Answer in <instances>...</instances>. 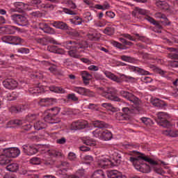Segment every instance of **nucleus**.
Instances as JSON below:
<instances>
[{
	"label": "nucleus",
	"instance_id": "19",
	"mask_svg": "<svg viewBox=\"0 0 178 178\" xmlns=\"http://www.w3.org/2000/svg\"><path fill=\"white\" fill-rule=\"evenodd\" d=\"M81 74L82 76L83 84H85V86H88V84H90V80L92 79V75L88 73V72L87 71H82L81 72Z\"/></svg>",
	"mask_w": 178,
	"mask_h": 178
},
{
	"label": "nucleus",
	"instance_id": "32",
	"mask_svg": "<svg viewBox=\"0 0 178 178\" xmlns=\"http://www.w3.org/2000/svg\"><path fill=\"white\" fill-rule=\"evenodd\" d=\"M92 178H105V172L102 170H97L94 172Z\"/></svg>",
	"mask_w": 178,
	"mask_h": 178
},
{
	"label": "nucleus",
	"instance_id": "25",
	"mask_svg": "<svg viewBox=\"0 0 178 178\" xmlns=\"http://www.w3.org/2000/svg\"><path fill=\"white\" fill-rule=\"evenodd\" d=\"M52 26L54 27H56V29H60V30H67V24L63 22H54L52 24Z\"/></svg>",
	"mask_w": 178,
	"mask_h": 178
},
{
	"label": "nucleus",
	"instance_id": "42",
	"mask_svg": "<svg viewBox=\"0 0 178 178\" xmlns=\"http://www.w3.org/2000/svg\"><path fill=\"white\" fill-rule=\"evenodd\" d=\"M88 37L90 41H98L99 40V37L97 36L95 33H89Z\"/></svg>",
	"mask_w": 178,
	"mask_h": 178
},
{
	"label": "nucleus",
	"instance_id": "15",
	"mask_svg": "<svg viewBox=\"0 0 178 178\" xmlns=\"http://www.w3.org/2000/svg\"><path fill=\"white\" fill-rule=\"evenodd\" d=\"M150 102L154 105V106H156L159 109H162L165 108V106H168V104L166 102H165L163 100H161L159 98H152L150 99Z\"/></svg>",
	"mask_w": 178,
	"mask_h": 178
},
{
	"label": "nucleus",
	"instance_id": "2",
	"mask_svg": "<svg viewBox=\"0 0 178 178\" xmlns=\"http://www.w3.org/2000/svg\"><path fill=\"white\" fill-rule=\"evenodd\" d=\"M99 90L101 91V95L104 97V98H106V99L120 102V98L116 96V92H118V90H115V88H106V89H104V88H99Z\"/></svg>",
	"mask_w": 178,
	"mask_h": 178
},
{
	"label": "nucleus",
	"instance_id": "4",
	"mask_svg": "<svg viewBox=\"0 0 178 178\" xmlns=\"http://www.w3.org/2000/svg\"><path fill=\"white\" fill-rule=\"evenodd\" d=\"M170 118L166 113H159L157 115V119H156V123L162 127L169 129L172 127V122H169L168 119Z\"/></svg>",
	"mask_w": 178,
	"mask_h": 178
},
{
	"label": "nucleus",
	"instance_id": "18",
	"mask_svg": "<svg viewBox=\"0 0 178 178\" xmlns=\"http://www.w3.org/2000/svg\"><path fill=\"white\" fill-rule=\"evenodd\" d=\"M122 112L124 113L122 115V119H124V120H130V115L134 112V109L129 107H124L122 108Z\"/></svg>",
	"mask_w": 178,
	"mask_h": 178
},
{
	"label": "nucleus",
	"instance_id": "46",
	"mask_svg": "<svg viewBox=\"0 0 178 178\" xmlns=\"http://www.w3.org/2000/svg\"><path fill=\"white\" fill-rule=\"evenodd\" d=\"M42 9H50V10H54V9H55V5L44 3L42 5Z\"/></svg>",
	"mask_w": 178,
	"mask_h": 178
},
{
	"label": "nucleus",
	"instance_id": "59",
	"mask_svg": "<svg viewBox=\"0 0 178 178\" xmlns=\"http://www.w3.org/2000/svg\"><path fill=\"white\" fill-rule=\"evenodd\" d=\"M141 80L143 81V83H151L152 81V79L149 76H144L141 78Z\"/></svg>",
	"mask_w": 178,
	"mask_h": 178
},
{
	"label": "nucleus",
	"instance_id": "3",
	"mask_svg": "<svg viewBox=\"0 0 178 178\" xmlns=\"http://www.w3.org/2000/svg\"><path fill=\"white\" fill-rule=\"evenodd\" d=\"M66 48L67 49H69L68 54L70 56L76 58H80V55L77 54V50L80 49V48H83L81 44L75 41H68L67 42Z\"/></svg>",
	"mask_w": 178,
	"mask_h": 178
},
{
	"label": "nucleus",
	"instance_id": "10",
	"mask_svg": "<svg viewBox=\"0 0 178 178\" xmlns=\"http://www.w3.org/2000/svg\"><path fill=\"white\" fill-rule=\"evenodd\" d=\"M73 90L74 92H77L80 95H85L86 97H94V92L83 87H74Z\"/></svg>",
	"mask_w": 178,
	"mask_h": 178
},
{
	"label": "nucleus",
	"instance_id": "63",
	"mask_svg": "<svg viewBox=\"0 0 178 178\" xmlns=\"http://www.w3.org/2000/svg\"><path fill=\"white\" fill-rule=\"evenodd\" d=\"M83 144L91 147V145H94V142L91 140H83Z\"/></svg>",
	"mask_w": 178,
	"mask_h": 178
},
{
	"label": "nucleus",
	"instance_id": "26",
	"mask_svg": "<svg viewBox=\"0 0 178 178\" xmlns=\"http://www.w3.org/2000/svg\"><path fill=\"white\" fill-rule=\"evenodd\" d=\"M108 178H123V175H122V172L116 170H113L109 171L108 174Z\"/></svg>",
	"mask_w": 178,
	"mask_h": 178
},
{
	"label": "nucleus",
	"instance_id": "40",
	"mask_svg": "<svg viewBox=\"0 0 178 178\" xmlns=\"http://www.w3.org/2000/svg\"><path fill=\"white\" fill-rule=\"evenodd\" d=\"M16 30H17V27L9 26L6 29V32L7 34H15Z\"/></svg>",
	"mask_w": 178,
	"mask_h": 178
},
{
	"label": "nucleus",
	"instance_id": "64",
	"mask_svg": "<svg viewBox=\"0 0 178 178\" xmlns=\"http://www.w3.org/2000/svg\"><path fill=\"white\" fill-rule=\"evenodd\" d=\"M68 159L70 161H74V159H76V154L73 153V152H70L68 154Z\"/></svg>",
	"mask_w": 178,
	"mask_h": 178
},
{
	"label": "nucleus",
	"instance_id": "47",
	"mask_svg": "<svg viewBox=\"0 0 178 178\" xmlns=\"http://www.w3.org/2000/svg\"><path fill=\"white\" fill-rule=\"evenodd\" d=\"M67 99H71V101H74V102H76V101H79V97H76L74 94H68Z\"/></svg>",
	"mask_w": 178,
	"mask_h": 178
},
{
	"label": "nucleus",
	"instance_id": "56",
	"mask_svg": "<svg viewBox=\"0 0 178 178\" xmlns=\"http://www.w3.org/2000/svg\"><path fill=\"white\" fill-rule=\"evenodd\" d=\"M68 34L70 35H71L72 37H79V35H80V33H79V32L75 30H72V31H70L68 33Z\"/></svg>",
	"mask_w": 178,
	"mask_h": 178
},
{
	"label": "nucleus",
	"instance_id": "29",
	"mask_svg": "<svg viewBox=\"0 0 178 178\" xmlns=\"http://www.w3.org/2000/svg\"><path fill=\"white\" fill-rule=\"evenodd\" d=\"M29 4L31 6H36L38 9H42L44 3L41 0H31Z\"/></svg>",
	"mask_w": 178,
	"mask_h": 178
},
{
	"label": "nucleus",
	"instance_id": "31",
	"mask_svg": "<svg viewBox=\"0 0 178 178\" xmlns=\"http://www.w3.org/2000/svg\"><path fill=\"white\" fill-rule=\"evenodd\" d=\"M49 90L52 92H58L59 94H65V89L62 88L61 87H58V86H50Z\"/></svg>",
	"mask_w": 178,
	"mask_h": 178
},
{
	"label": "nucleus",
	"instance_id": "38",
	"mask_svg": "<svg viewBox=\"0 0 178 178\" xmlns=\"http://www.w3.org/2000/svg\"><path fill=\"white\" fill-rule=\"evenodd\" d=\"M103 33L107 35H113V34H115V28L112 26H108L105 28Z\"/></svg>",
	"mask_w": 178,
	"mask_h": 178
},
{
	"label": "nucleus",
	"instance_id": "21",
	"mask_svg": "<svg viewBox=\"0 0 178 178\" xmlns=\"http://www.w3.org/2000/svg\"><path fill=\"white\" fill-rule=\"evenodd\" d=\"M153 162H154V163L150 164L149 165L150 171H151V169H153L154 172H156V173H158V175H164L165 171H163V170L161 168V165H159V163H158L157 161L154 160H153Z\"/></svg>",
	"mask_w": 178,
	"mask_h": 178
},
{
	"label": "nucleus",
	"instance_id": "30",
	"mask_svg": "<svg viewBox=\"0 0 178 178\" xmlns=\"http://www.w3.org/2000/svg\"><path fill=\"white\" fill-rule=\"evenodd\" d=\"M93 124L95 127H97L98 129H108L109 126L108 124L105 123V122L99 120L95 121Z\"/></svg>",
	"mask_w": 178,
	"mask_h": 178
},
{
	"label": "nucleus",
	"instance_id": "49",
	"mask_svg": "<svg viewBox=\"0 0 178 178\" xmlns=\"http://www.w3.org/2000/svg\"><path fill=\"white\" fill-rule=\"evenodd\" d=\"M113 45L117 48H119L120 49H127V47L126 46H124L123 44H122V43L118 42H114Z\"/></svg>",
	"mask_w": 178,
	"mask_h": 178
},
{
	"label": "nucleus",
	"instance_id": "17",
	"mask_svg": "<svg viewBox=\"0 0 178 178\" xmlns=\"http://www.w3.org/2000/svg\"><path fill=\"white\" fill-rule=\"evenodd\" d=\"M55 103H56V99L54 98L40 99L39 101L40 106H51V105H54Z\"/></svg>",
	"mask_w": 178,
	"mask_h": 178
},
{
	"label": "nucleus",
	"instance_id": "7",
	"mask_svg": "<svg viewBox=\"0 0 178 178\" xmlns=\"http://www.w3.org/2000/svg\"><path fill=\"white\" fill-rule=\"evenodd\" d=\"M11 19L19 26H27L29 24V20L24 15L13 14L11 15Z\"/></svg>",
	"mask_w": 178,
	"mask_h": 178
},
{
	"label": "nucleus",
	"instance_id": "55",
	"mask_svg": "<svg viewBox=\"0 0 178 178\" xmlns=\"http://www.w3.org/2000/svg\"><path fill=\"white\" fill-rule=\"evenodd\" d=\"M31 15L33 16V17H42V13L40 11L33 12Z\"/></svg>",
	"mask_w": 178,
	"mask_h": 178
},
{
	"label": "nucleus",
	"instance_id": "41",
	"mask_svg": "<svg viewBox=\"0 0 178 178\" xmlns=\"http://www.w3.org/2000/svg\"><path fill=\"white\" fill-rule=\"evenodd\" d=\"M102 106L103 108H106V109H108V111H115V107H113V105H112L111 103H103Z\"/></svg>",
	"mask_w": 178,
	"mask_h": 178
},
{
	"label": "nucleus",
	"instance_id": "23",
	"mask_svg": "<svg viewBox=\"0 0 178 178\" xmlns=\"http://www.w3.org/2000/svg\"><path fill=\"white\" fill-rule=\"evenodd\" d=\"M10 157L3 152V154H0V165L1 166H6V165H9L10 163Z\"/></svg>",
	"mask_w": 178,
	"mask_h": 178
},
{
	"label": "nucleus",
	"instance_id": "43",
	"mask_svg": "<svg viewBox=\"0 0 178 178\" xmlns=\"http://www.w3.org/2000/svg\"><path fill=\"white\" fill-rule=\"evenodd\" d=\"M40 162H41V159L38 157H33L30 160V163L32 165H40Z\"/></svg>",
	"mask_w": 178,
	"mask_h": 178
},
{
	"label": "nucleus",
	"instance_id": "57",
	"mask_svg": "<svg viewBox=\"0 0 178 178\" xmlns=\"http://www.w3.org/2000/svg\"><path fill=\"white\" fill-rule=\"evenodd\" d=\"M67 5H69L71 9H76V8H77V6H76V3H74L72 0H68L67 1Z\"/></svg>",
	"mask_w": 178,
	"mask_h": 178
},
{
	"label": "nucleus",
	"instance_id": "61",
	"mask_svg": "<svg viewBox=\"0 0 178 178\" xmlns=\"http://www.w3.org/2000/svg\"><path fill=\"white\" fill-rule=\"evenodd\" d=\"M106 16L109 17V19H113V17H115V13L112 11H107L106 12Z\"/></svg>",
	"mask_w": 178,
	"mask_h": 178
},
{
	"label": "nucleus",
	"instance_id": "44",
	"mask_svg": "<svg viewBox=\"0 0 178 178\" xmlns=\"http://www.w3.org/2000/svg\"><path fill=\"white\" fill-rule=\"evenodd\" d=\"M10 124H15L16 127L22 126L23 121L20 120H13L9 122Z\"/></svg>",
	"mask_w": 178,
	"mask_h": 178
},
{
	"label": "nucleus",
	"instance_id": "9",
	"mask_svg": "<svg viewBox=\"0 0 178 178\" xmlns=\"http://www.w3.org/2000/svg\"><path fill=\"white\" fill-rule=\"evenodd\" d=\"M88 124L87 121L81 120L78 121H75L71 124V130H83V129H86Z\"/></svg>",
	"mask_w": 178,
	"mask_h": 178
},
{
	"label": "nucleus",
	"instance_id": "6",
	"mask_svg": "<svg viewBox=\"0 0 178 178\" xmlns=\"http://www.w3.org/2000/svg\"><path fill=\"white\" fill-rule=\"evenodd\" d=\"M120 94V95H122V97L126 98V99H128V101L133 102L134 105H140V104H141V101L140 100V99L134 96V95H133L131 92L124 90H121Z\"/></svg>",
	"mask_w": 178,
	"mask_h": 178
},
{
	"label": "nucleus",
	"instance_id": "48",
	"mask_svg": "<svg viewBox=\"0 0 178 178\" xmlns=\"http://www.w3.org/2000/svg\"><path fill=\"white\" fill-rule=\"evenodd\" d=\"M141 121L143 123L146 124V126H148V124H151V123H152V120L150 118H142Z\"/></svg>",
	"mask_w": 178,
	"mask_h": 178
},
{
	"label": "nucleus",
	"instance_id": "51",
	"mask_svg": "<svg viewBox=\"0 0 178 178\" xmlns=\"http://www.w3.org/2000/svg\"><path fill=\"white\" fill-rule=\"evenodd\" d=\"M17 52L19 54H29L30 52V49L26 47H21L18 49Z\"/></svg>",
	"mask_w": 178,
	"mask_h": 178
},
{
	"label": "nucleus",
	"instance_id": "28",
	"mask_svg": "<svg viewBox=\"0 0 178 178\" xmlns=\"http://www.w3.org/2000/svg\"><path fill=\"white\" fill-rule=\"evenodd\" d=\"M6 169L8 170V172H12L13 173H15L19 170V164L16 163H13L11 164H9L6 166Z\"/></svg>",
	"mask_w": 178,
	"mask_h": 178
},
{
	"label": "nucleus",
	"instance_id": "20",
	"mask_svg": "<svg viewBox=\"0 0 178 178\" xmlns=\"http://www.w3.org/2000/svg\"><path fill=\"white\" fill-rule=\"evenodd\" d=\"M44 120L48 123H51L52 124H56V123H60L61 120L60 118L55 119L51 113H48L44 118Z\"/></svg>",
	"mask_w": 178,
	"mask_h": 178
},
{
	"label": "nucleus",
	"instance_id": "39",
	"mask_svg": "<svg viewBox=\"0 0 178 178\" xmlns=\"http://www.w3.org/2000/svg\"><path fill=\"white\" fill-rule=\"evenodd\" d=\"M58 168L63 169L61 172H67V168H69V163L66 161H61Z\"/></svg>",
	"mask_w": 178,
	"mask_h": 178
},
{
	"label": "nucleus",
	"instance_id": "1",
	"mask_svg": "<svg viewBox=\"0 0 178 178\" xmlns=\"http://www.w3.org/2000/svg\"><path fill=\"white\" fill-rule=\"evenodd\" d=\"M129 161L130 162H132L134 168L142 173H149V172H151V167L147 163H144V161L145 162H148L149 165H154V163H155L152 159L148 158L145 156L130 157Z\"/></svg>",
	"mask_w": 178,
	"mask_h": 178
},
{
	"label": "nucleus",
	"instance_id": "33",
	"mask_svg": "<svg viewBox=\"0 0 178 178\" xmlns=\"http://www.w3.org/2000/svg\"><path fill=\"white\" fill-rule=\"evenodd\" d=\"M162 133L164 136H168V137H177L178 136L177 131L165 130Z\"/></svg>",
	"mask_w": 178,
	"mask_h": 178
},
{
	"label": "nucleus",
	"instance_id": "45",
	"mask_svg": "<svg viewBox=\"0 0 178 178\" xmlns=\"http://www.w3.org/2000/svg\"><path fill=\"white\" fill-rule=\"evenodd\" d=\"M37 119V115L36 114H29L26 116V120H28V122H34V120H35Z\"/></svg>",
	"mask_w": 178,
	"mask_h": 178
},
{
	"label": "nucleus",
	"instance_id": "37",
	"mask_svg": "<svg viewBox=\"0 0 178 178\" xmlns=\"http://www.w3.org/2000/svg\"><path fill=\"white\" fill-rule=\"evenodd\" d=\"M47 154L51 158H58V156H62V153L56 150H49Z\"/></svg>",
	"mask_w": 178,
	"mask_h": 178
},
{
	"label": "nucleus",
	"instance_id": "36",
	"mask_svg": "<svg viewBox=\"0 0 178 178\" xmlns=\"http://www.w3.org/2000/svg\"><path fill=\"white\" fill-rule=\"evenodd\" d=\"M156 6L158 8H160L161 9H168L169 8V4L166 3L165 1H157L156 2Z\"/></svg>",
	"mask_w": 178,
	"mask_h": 178
},
{
	"label": "nucleus",
	"instance_id": "50",
	"mask_svg": "<svg viewBox=\"0 0 178 178\" xmlns=\"http://www.w3.org/2000/svg\"><path fill=\"white\" fill-rule=\"evenodd\" d=\"M50 111H51V112H53V113H51V115H53V117L54 118H55V116H56V115H58L60 112L59 108L58 107L51 108L50 109Z\"/></svg>",
	"mask_w": 178,
	"mask_h": 178
},
{
	"label": "nucleus",
	"instance_id": "62",
	"mask_svg": "<svg viewBox=\"0 0 178 178\" xmlns=\"http://www.w3.org/2000/svg\"><path fill=\"white\" fill-rule=\"evenodd\" d=\"M47 51H49V52H56V47L54 45L48 46Z\"/></svg>",
	"mask_w": 178,
	"mask_h": 178
},
{
	"label": "nucleus",
	"instance_id": "27",
	"mask_svg": "<svg viewBox=\"0 0 178 178\" xmlns=\"http://www.w3.org/2000/svg\"><path fill=\"white\" fill-rule=\"evenodd\" d=\"M43 27H40V30L44 31L46 34H55V29H53L47 24H42Z\"/></svg>",
	"mask_w": 178,
	"mask_h": 178
},
{
	"label": "nucleus",
	"instance_id": "8",
	"mask_svg": "<svg viewBox=\"0 0 178 178\" xmlns=\"http://www.w3.org/2000/svg\"><path fill=\"white\" fill-rule=\"evenodd\" d=\"M3 152L9 158H17L20 155V150L17 147H8L3 149Z\"/></svg>",
	"mask_w": 178,
	"mask_h": 178
},
{
	"label": "nucleus",
	"instance_id": "58",
	"mask_svg": "<svg viewBox=\"0 0 178 178\" xmlns=\"http://www.w3.org/2000/svg\"><path fill=\"white\" fill-rule=\"evenodd\" d=\"M122 37H124V38H127L128 40H130V41H135L134 38H133V36H131L129 33H122Z\"/></svg>",
	"mask_w": 178,
	"mask_h": 178
},
{
	"label": "nucleus",
	"instance_id": "24",
	"mask_svg": "<svg viewBox=\"0 0 178 178\" xmlns=\"http://www.w3.org/2000/svg\"><path fill=\"white\" fill-rule=\"evenodd\" d=\"M100 138L104 141H109L112 139V132L108 130L104 131L100 134Z\"/></svg>",
	"mask_w": 178,
	"mask_h": 178
},
{
	"label": "nucleus",
	"instance_id": "12",
	"mask_svg": "<svg viewBox=\"0 0 178 178\" xmlns=\"http://www.w3.org/2000/svg\"><path fill=\"white\" fill-rule=\"evenodd\" d=\"M145 20H147L151 24H154V26H156V28H154V31L156 33H162L161 30H162V25L160 24L161 22H158L155 20L152 17H149L148 15H146L145 17Z\"/></svg>",
	"mask_w": 178,
	"mask_h": 178
},
{
	"label": "nucleus",
	"instance_id": "22",
	"mask_svg": "<svg viewBox=\"0 0 178 178\" xmlns=\"http://www.w3.org/2000/svg\"><path fill=\"white\" fill-rule=\"evenodd\" d=\"M26 109H27V106L19 105L17 106H11L9 111L11 113H20V112H23L24 111H26Z\"/></svg>",
	"mask_w": 178,
	"mask_h": 178
},
{
	"label": "nucleus",
	"instance_id": "11",
	"mask_svg": "<svg viewBox=\"0 0 178 178\" xmlns=\"http://www.w3.org/2000/svg\"><path fill=\"white\" fill-rule=\"evenodd\" d=\"M1 40L3 42H6L7 44H19V42H22V38L17 36H12V35H5L1 38Z\"/></svg>",
	"mask_w": 178,
	"mask_h": 178
},
{
	"label": "nucleus",
	"instance_id": "35",
	"mask_svg": "<svg viewBox=\"0 0 178 178\" xmlns=\"http://www.w3.org/2000/svg\"><path fill=\"white\" fill-rule=\"evenodd\" d=\"M134 10L135 11L132 12V15L134 16H137V13H138V15H147V10L140 8L138 7H136Z\"/></svg>",
	"mask_w": 178,
	"mask_h": 178
},
{
	"label": "nucleus",
	"instance_id": "52",
	"mask_svg": "<svg viewBox=\"0 0 178 178\" xmlns=\"http://www.w3.org/2000/svg\"><path fill=\"white\" fill-rule=\"evenodd\" d=\"M63 12L65 13H67V15H77V13H76L75 11H73L69 8H63Z\"/></svg>",
	"mask_w": 178,
	"mask_h": 178
},
{
	"label": "nucleus",
	"instance_id": "54",
	"mask_svg": "<svg viewBox=\"0 0 178 178\" xmlns=\"http://www.w3.org/2000/svg\"><path fill=\"white\" fill-rule=\"evenodd\" d=\"M121 59L124 60V62H131V60H133V58L128 56H122Z\"/></svg>",
	"mask_w": 178,
	"mask_h": 178
},
{
	"label": "nucleus",
	"instance_id": "34",
	"mask_svg": "<svg viewBox=\"0 0 178 178\" xmlns=\"http://www.w3.org/2000/svg\"><path fill=\"white\" fill-rule=\"evenodd\" d=\"M45 127H47V124L42 121H38L34 124L35 130H42V129H45Z\"/></svg>",
	"mask_w": 178,
	"mask_h": 178
},
{
	"label": "nucleus",
	"instance_id": "53",
	"mask_svg": "<svg viewBox=\"0 0 178 178\" xmlns=\"http://www.w3.org/2000/svg\"><path fill=\"white\" fill-rule=\"evenodd\" d=\"M49 70L51 72V73H53V74H58V68H56V65L50 67Z\"/></svg>",
	"mask_w": 178,
	"mask_h": 178
},
{
	"label": "nucleus",
	"instance_id": "16",
	"mask_svg": "<svg viewBox=\"0 0 178 178\" xmlns=\"http://www.w3.org/2000/svg\"><path fill=\"white\" fill-rule=\"evenodd\" d=\"M35 40L38 44H41V45H48V43L56 44V40H54L52 38L46 37L42 38H35Z\"/></svg>",
	"mask_w": 178,
	"mask_h": 178
},
{
	"label": "nucleus",
	"instance_id": "60",
	"mask_svg": "<svg viewBox=\"0 0 178 178\" xmlns=\"http://www.w3.org/2000/svg\"><path fill=\"white\" fill-rule=\"evenodd\" d=\"M110 78L111 79V80H113V81H116V83H120L121 80L120 79L119 77L116 76L115 74H112L110 76Z\"/></svg>",
	"mask_w": 178,
	"mask_h": 178
},
{
	"label": "nucleus",
	"instance_id": "14",
	"mask_svg": "<svg viewBox=\"0 0 178 178\" xmlns=\"http://www.w3.org/2000/svg\"><path fill=\"white\" fill-rule=\"evenodd\" d=\"M23 152L26 154V155H34L38 152V149L34 147V146H31L29 145H24L22 146Z\"/></svg>",
	"mask_w": 178,
	"mask_h": 178
},
{
	"label": "nucleus",
	"instance_id": "13",
	"mask_svg": "<svg viewBox=\"0 0 178 178\" xmlns=\"http://www.w3.org/2000/svg\"><path fill=\"white\" fill-rule=\"evenodd\" d=\"M3 85L8 90L17 88V81L13 79H6L3 81Z\"/></svg>",
	"mask_w": 178,
	"mask_h": 178
},
{
	"label": "nucleus",
	"instance_id": "5",
	"mask_svg": "<svg viewBox=\"0 0 178 178\" xmlns=\"http://www.w3.org/2000/svg\"><path fill=\"white\" fill-rule=\"evenodd\" d=\"M122 162L120 159H113L112 160H109L108 159H102L98 162V166L99 168H104V169H106L108 166L111 168H113V166H119Z\"/></svg>",
	"mask_w": 178,
	"mask_h": 178
}]
</instances>
